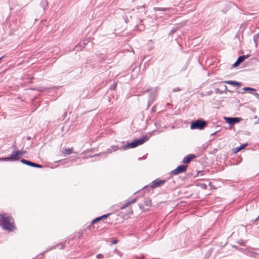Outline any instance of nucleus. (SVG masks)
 Segmentation results:
<instances>
[{
	"mask_svg": "<svg viewBox=\"0 0 259 259\" xmlns=\"http://www.w3.org/2000/svg\"><path fill=\"white\" fill-rule=\"evenodd\" d=\"M215 134V133H212L211 135H214Z\"/></svg>",
	"mask_w": 259,
	"mask_h": 259,
	"instance_id": "41",
	"label": "nucleus"
},
{
	"mask_svg": "<svg viewBox=\"0 0 259 259\" xmlns=\"http://www.w3.org/2000/svg\"><path fill=\"white\" fill-rule=\"evenodd\" d=\"M223 82L229 84L230 85H234V86H241L242 85L241 83L237 82L234 80H226L224 81Z\"/></svg>",
	"mask_w": 259,
	"mask_h": 259,
	"instance_id": "11",
	"label": "nucleus"
},
{
	"mask_svg": "<svg viewBox=\"0 0 259 259\" xmlns=\"http://www.w3.org/2000/svg\"><path fill=\"white\" fill-rule=\"evenodd\" d=\"M240 64V63L237 61H236L233 64V67H236L237 66H238Z\"/></svg>",
	"mask_w": 259,
	"mask_h": 259,
	"instance_id": "29",
	"label": "nucleus"
},
{
	"mask_svg": "<svg viewBox=\"0 0 259 259\" xmlns=\"http://www.w3.org/2000/svg\"><path fill=\"white\" fill-rule=\"evenodd\" d=\"M137 201V199H128L126 200L124 204H121L120 206L119 209L122 210L129 206L131 204L134 203Z\"/></svg>",
	"mask_w": 259,
	"mask_h": 259,
	"instance_id": "9",
	"label": "nucleus"
},
{
	"mask_svg": "<svg viewBox=\"0 0 259 259\" xmlns=\"http://www.w3.org/2000/svg\"><path fill=\"white\" fill-rule=\"evenodd\" d=\"M96 257L97 258H104V255L103 254L99 253L97 255Z\"/></svg>",
	"mask_w": 259,
	"mask_h": 259,
	"instance_id": "25",
	"label": "nucleus"
},
{
	"mask_svg": "<svg viewBox=\"0 0 259 259\" xmlns=\"http://www.w3.org/2000/svg\"><path fill=\"white\" fill-rule=\"evenodd\" d=\"M139 258L140 259H144L145 257V256L144 254H142L140 257H137Z\"/></svg>",
	"mask_w": 259,
	"mask_h": 259,
	"instance_id": "32",
	"label": "nucleus"
},
{
	"mask_svg": "<svg viewBox=\"0 0 259 259\" xmlns=\"http://www.w3.org/2000/svg\"><path fill=\"white\" fill-rule=\"evenodd\" d=\"M17 151L18 152V153H19L20 157H21V156H22L24 154H25L26 153V151H24V150H17Z\"/></svg>",
	"mask_w": 259,
	"mask_h": 259,
	"instance_id": "21",
	"label": "nucleus"
},
{
	"mask_svg": "<svg viewBox=\"0 0 259 259\" xmlns=\"http://www.w3.org/2000/svg\"><path fill=\"white\" fill-rule=\"evenodd\" d=\"M249 57V55H243L239 57L237 60V61L240 64L242 63L245 59L248 58Z\"/></svg>",
	"mask_w": 259,
	"mask_h": 259,
	"instance_id": "15",
	"label": "nucleus"
},
{
	"mask_svg": "<svg viewBox=\"0 0 259 259\" xmlns=\"http://www.w3.org/2000/svg\"><path fill=\"white\" fill-rule=\"evenodd\" d=\"M195 157H196V156L194 154H189L183 158V162L184 163L188 164L191 162V161L193 158H194Z\"/></svg>",
	"mask_w": 259,
	"mask_h": 259,
	"instance_id": "10",
	"label": "nucleus"
},
{
	"mask_svg": "<svg viewBox=\"0 0 259 259\" xmlns=\"http://www.w3.org/2000/svg\"><path fill=\"white\" fill-rule=\"evenodd\" d=\"M166 181L165 180H161L159 178L156 179L153 181L151 183H150L148 186L151 189H154L156 188L160 187V186L163 185Z\"/></svg>",
	"mask_w": 259,
	"mask_h": 259,
	"instance_id": "3",
	"label": "nucleus"
},
{
	"mask_svg": "<svg viewBox=\"0 0 259 259\" xmlns=\"http://www.w3.org/2000/svg\"><path fill=\"white\" fill-rule=\"evenodd\" d=\"M224 89H225V91H228V92H231V91H229V90H227V86H226V85H224Z\"/></svg>",
	"mask_w": 259,
	"mask_h": 259,
	"instance_id": "35",
	"label": "nucleus"
},
{
	"mask_svg": "<svg viewBox=\"0 0 259 259\" xmlns=\"http://www.w3.org/2000/svg\"><path fill=\"white\" fill-rule=\"evenodd\" d=\"M11 161H17L21 158L17 150L14 149L12 153L10 155Z\"/></svg>",
	"mask_w": 259,
	"mask_h": 259,
	"instance_id": "7",
	"label": "nucleus"
},
{
	"mask_svg": "<svg viewBox=\"0 0 259 259\" xmlns=\"http://www.w3.org/2000/svg\"><path fill=\"white\" fill-rule=\"evenodd\" d=\"M11 161L10 157L0 158V161Z\"/></svg>",
	"mask_w": 259,
	"mask_h": 259,
	"instance_id": "19",
	"label": "nucleus"
},
{
	"mask_svg": "<svg viewBox=\"0 0 259 259\" xmlns=\"http://www.w3.org/2000/svg\"><path fill=\"white\" fill-rule=\"evenodd\" d=\"M44 3H47V1H45Z\"/></svg>",
	"mask_w": 259,
	"mask_h": 259,
	"instance_id": "40",
	"label": "nucleus"
},
{
	"mask_svg": "<svg viewBox=\"0 0 259 259\" xmlns=\"http://www.w3.org/2000/svg\"><path fill=\"white\" fill-rule=\"evenodd\" d=\"M141 7H143L144 8L145 7V5H143V6H142Z\"/></svg>",
	"mask_w": 259,
	"mask_h": 259,
	"instance_id": "42",
	"label": "nucleus"
},
{
	"mask_svg": "<svg viewBox=\"0 0 259 259\" xmlns=\"http://www.w3.org/2000/svg\"><path fill=\"white\" fill-rule=\"evenodd\" d=\"M190 0H182V2L183 3V4H185V3H186L188 2H189Z\"/></svg>",
	"mask_w": 259,
	"mask_h": 259,
	"instance_id": "34",
	"label": "nucleus"
},
{
	"mask_svg": "<svg viewBox=\"0 0 259 259\" xmlns=\"http://www.w3.org/2000/svg\"><path fill=\"white\" fill-rule=\"evenodd\" d=\"M246 146V144H243V145H240L239 147H236L233 149V152L234 154H236V153H238V152H239L241 150H242V149L245 148Z\"/></svg>",
	"mask_w": 259,
	"mask_h": 259,
	"instance_id": "12",
	"label": "nucleus"
},
{
	"mask_svg": "<svg viewBox=\"0 0 259 259\" xmlns=\"http://www.w3.org/2000/svg\"><path fill=\"white\" fill-rule=\"evenodd\" d=\"M177 30V29H171L169 33V35H172V34L175 33L176 32Z\"/></svg>",
	"mask_w": 259,
	"mask_h": 259,
	"instance_id": "26",
	"label": "nucleus"
},
{
	"mask_svg": "<svg viewBox=\"0 0 259 259\" xmlns=\"http://www.w3.org/2000/svg\"><path fill=\"white\" fill-rule=\"evenodd\" d=\"M139 145H140V144L139 143V141L138 139H137L134 141H132L130 143H128L126 145H123V149H125L126 148H134Z\"/></svg>",
	"mask_w": 259,
	"mask_h": 259,
	"instance_id": "8",
	"label": "nucleus"
},
{
	"mask_svg": "<svg viewBox=\"0 0 259 259\" xmlns=\"http://www.w3.org/2000/svg\"><path fill=\"white\" fill-rule=\"evenodd\" d=\"M114 251L120 257H121L123 255V253L122 252L116 249H114Z\"/></svg>",
	"mask_w": 259,
	"mask_h": 259,
	"instance_id": "22",
	"label": "nucleus"
},
{
	"mask_svg": "<svg viewBox=\"0 0 259 259\" xmlns=\"http://www.w3.org/2000/svg\"><path fill=\"white\" fill-rule=\"evenodd\" d=\"M225 119L226 121L231 125L239 122L241 120V119L239 117H225Z\"/></svg>",
	"mask_w": 259,
	"mask_h": 259,
	"instance_id": "6",
	"label": "nucleus"
},
{
	"mask_svg": "<svg viewBox=\"0 0 259 259\" xmlns=\"http://www.w3.org/2000/svg\"><path fill=\"white\" fill-rule=\"evenodd\" d=\"M73 148L72 147L65 148L64 151L63 152V154L64 155V156H66V155H69L73 153Z\"/></svg>",
	"mask_w": 259,
	"mask_h": 259,
	"instance_id": "13",
	"label": "nucleus"
},
{
	"mask_svg": "<svg viewBox=\"0 0 259 259\" xmlns=\"http://www.w3.org/2000/svg\"><path fill=\"white\" fill-rule=\"evenodd\" d=\"M4 58V56H2L0 58V61Z\"/></svg>",
	"mask_w": 259,
	"mask_h": 259,
	"instance_id": "38",
	"label": "nucleus"
},
{
	"mask_svg": "<svg viewBox=\"0 0 259 259\" xmlns=\"http://www.w3.org/2000/svg\"><path fill=\"white\" fill-rule=\"evenodd\" d=\"M153 9L155 11H164V12H165L168 10V9L166 8H159V7H154L153 8Z\"/></svg>",
	"mask_w": 259,
	"mask_h": 259,
	"instance_id": "18",
	"label": "nucleus"
},
{
	"mask_svg": "<svg viewBox=\"0 0 259 259\" xmlns=\"http://www.w3.org/2000/svg\"><path fill=\"white\" fill-rule=\"evenodd\" d=\"M110 215V213H108V214H104V215H103L101 217V218H102V219H106L107 218V217Z\"/></svg>",
	"mask_w": 259,
	"mask_h": 259,
	"instance_id": "27",
	"label": "nucleus"
},
{
	"mask_svg": "<svg viewBox=\"0 0 259 259\" xmlns=\"http://www.w3.org/2000/svg\"><path fill=\"white\" fill-rule=\"evenodd\" d=\"M119 149L117 146L113 145L110 148L107 149V152L111 153L113 151H116Z\"/></svg>",
	"mask_w": 259,
	"mask_h": 259,
	"instance_id": "14",
	"label": "nucleus"
},
{
	"mask_svg": "<svg viewBox=\"0 0 259 259\" xmlns=\"http://www.w3.org/2000/svg\"><path fill=\"white\" fill-rule=\"evenodd\" d=\"M101 220H102L101 217L96 218L92 222V224H95Z\"/></svg>",
	"mask_w": 259,
	"mask_h": 259,
	"instance_id": "23",
	"label": "nucleus"
},
{
	"mask_svg": "<svg viewBox=\"0 0 259 259\" xmlns=\"http://www.w3.org/2000/svg\"><path fill=\"white\" fill-rule=\"evenodd\" d=\"M144 204L147 206H150L152 205L151 200L149 198H146L144 200Z\"/></svg>",
	"mask_w": 259,
	"mask_h": 259,
	"instance_id": "17",
	"label": "nucleus"
},
{
	"mask_svg": "<svg viewBox=\"0 0 259 259\" xmlns=\"http://www.w3.org/2000/svg\"><path fill=\"white\" fill-rule=\"evenodd\" d=\"M181 90L179 88H175L173 90V92H178V91H180Z\"/></svg>",
	"mask_w": 259,
	"mask_h": 259,
	"instance_id": "31",
	"label": "nucleus"
},
{
	"mask_svg": "<svg viewBox=\"0 0 259 259\" xmlns=\"http://www.w3.org/2000/svg\"><path fill=\"white\" fill-rule=\"evenodd\" d=\"M219 90V89H216V93H218V91Z\"/></svg>",
	"mask_w": 259,
	"mask_h": 259,
	"instance_id": "39",
	"label": "nucleus"
},
{
	"mask_svg": "<svg viewBox=\"0 0 259 259\" xmlns=\"http://www.w3.org/2000/svg\"><path fill=\"white\" fill-rule=\"evenodd\" d=\"M117 242H118V240H114L112 241V244H116Z\"/></svg>",
	"mask_w": 259,
	"mask_h": 259,
	"instance_id": "33",
	"label": "nucleus"
},
{
	"mask_svg": "<svg viewBox=\"0 0 259 259\" xmlns=\"http://www.w3.org/2000/svg\"><path fill=\"white\" fill-rule=\"evenodd\" d=\"M12 218L6 214H0V225L5 230L12 231L14 228L13 222H11Z\"/></svg>",
	"mask_w": 259,
	"mask_h": 259,
	"instance_id": "1",
	"label": "nucleus"
},
{
	"mask_svg": "<svg viewBox=\"0 0 259 259\" xmlns=\"http://www.w3.org/2000/svg\"><path fill=\"white\" fill-rule=\"evenodd\" d=\"M207 125V122L203 119L200 118L195 121L192 122L191 124V129H198L200 130H203Z\"/></svg>",
	"mask_w": 259,
	"mask_h": 259,
	"instance_id": "2",
	"label": "nucleus"
},
{
	"mask_svg": "<svg viewBox=\"0 0 259 259\" xmlns=\"http://www.w3.org/2000/svg\"><path fill=\"white\" fill-rule=\"evenodd\" d=\"M21 161L22 163L26 164V165H29L31 167H37V168H41L42 167V166L41 165L32 162L30 161H29V160H26L24 159H22L21 160Z\"/></svg>",
	"mask_w": 259,
	"mask_h": 259,
	"instance_id": "5",
	"label": "nucleus"
},
{
	"mask_svg": "<svg viewBox=\"0 0 259 259\" xmlns=\"http://www.w3.org/2000/svg\"><path fill=\"white\" fill-rule=\"evenodd\" d=\"M255 222L259 221V215L257 217V218L255 220Z\"/></svg>",
	"mask_w": 259,
	"mask_h": 259,
	"instance_id": "36",
	"label": "nucleus"
},
{
	"mask_svg": "<svg viewBox=\"0 0 259 259\" xmlns=\"http://www.w3.org/2000/svg\"><path fill=\"white\" fill-rule=\"evenodd\" d=\"M117 87V83L115 82H114V83L111 84L110 87V90H115Z\"/></svg>",
	"mask_w": 259,
	"mask_h": 259,
	"instance_id": "20",
	"label": "nucleus"
},
{
	"mask_svg": "<svg viewBox=\"0 0 259 259\" xmlns=\"http://www.w3.org/2000/svg\"><path fill=\"white\" fill-rule=\"evenodd\" d=\"M253 95H254L258 100H259V94L255 92L252 93Z\"/></svg>",
	"mask_w": 259,
	"mask_h": 259,
	"instance_id": "30",
	"label": "nucleus"
},
{
	"mask_svg": "<svg viewBox=\"0 0 259 259\" xmlns=\"http://www.w3.org/2000/svg\"><path fill=\"white\" fill-rule=\"evenodd\" d=\"M259 36V33L257 34L256 35H254L253 37V40L255 41V42H256L257 40V38Z\"/></svg>",
	"mask_w": 259,
	"mask_h": 259,
	"instance_id": "28",
	"label": "nucleus"
},
{
	"mask_svg": "<svg viewBox=\"0 0 259 259\" xmlns=\"http://www.w3.org/2000/svg\"><path fill=\"white\" fill-rule=\"evenodd\" d=\"M243 90L244 91H255V89L253 88H251L250 87H245L243 88Z\"/></svg>",
	"mask_w": 259,
	"mask_h": 259,
	"instance_id": "24",
	"label": "nucleus"
},
{
	"mask_svg": "<svg viewBox=\"0 0 259 259\" xmlns=\"http://www.w3.org/2000/svg\"><path fill=\"white\" fill-rule=\"evenodd\" d=\"M188 168L187 165H181L178 166L176 169L171 171V175H177L178 174L185 172Z\"/></svg>",
	"mask_w": 259,
	"mask_h": 259,
	"instance_id": "4",
	"label": "nucleus"
},
{
	"mask_svg": "<svg viewBox=\"0 0 259 259\" xmlns=\"http://www.w3.org/2000/svg\"><path fill=\"white\" fill-rule=\"evenodd\" d=\"M78 45H76V46L75 47L74 49H76L77 51H78Z\"/></svg>",
	"mask_w": 259,
	"mask_h": 259,
	"instance_id": "37",
	"label": "nucleus"
},
{
	"mask_svg": "<svg viewBox=\"0 0 259 259\" xmlns=\"http://www.w3.org/2000/svg\"><path fill=\"white\" fill-rule=\"evenodd\" d=\"M149 139L148 137L147 136H143L142 137L140 138L138 140L139 141V143L140 145L143 144L144 142L148 141Z\"/></svg>",
	"mask_w": 259,
	"mask_h": 259,
	"instance_id": "16",
	"label": "nucleus"
}]
</instances>
